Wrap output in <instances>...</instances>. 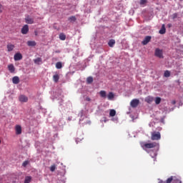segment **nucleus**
Segmentation results:
<instances>
[{"mask_svg": "<svg viewBox=\"0 0 183 183\" xmlns=\"http://www.w3.org/2000/svg\"><path fill=\"white\" fill-rule=\"evenodd\" d=\"M182 183V182H181V180L179 179V178L177 177H174L172 176L170 177H169L167 181H165L164 183Z\"/></svg>", "mask_w": 183, "mask_h": 183, "instance_id": "1", "label": "nucleus"}, {"mask_svg": "<svg viewBox=\"0 0 183 183\" xmlns=\"http://www.w3.org/2000/svg\"><path fill=\"white\" fill-rule=\"evenodd\" d=\"M159 144L157 142L152 143H146L142 145L143 148H146L147 149H150L151 148H155V147H158Z\"/></svg>", "mask_w": 183, "mask_h": 183, "instance_id": "2", "label": "nucleus"}, {"mask_svg": "<svg viewBox=\"0 0 183 183\" xmlns=\"http://www.w3.org/2000/svg\"><path fill=\"white\" fill-rule=\"evenodd\" d=\"M151 139L152 141H158L161 139V133H159V132H152Z\"/></svg>", "mask_w": 183, "mask_h": 183, "instance_id": "3", "label": "nucleus"}, {"mask_svg": "<svg viewBox=\"0 0 183 183\" xmlns=\"http://www.w3.org/2000/svg\"><path fill=\"white\" fill-rule=\"evenodd\" d=\"M138 105H139V99H132L130 102V106L132 108H137Z\"/></svg>", "mask_w": 183, "mask_h": 183, "instance_id": "4", "label": "nucleus"}, {"mask_svg": "<svg viewBox=\"0 0 183 183\" xmlns=\"http://www.w3.org/2000/svg\"><path fill=\"white\" fill-rule=\"evenodd\" d=\"M154 55L157 56V58H164L162 50L159 49H155Z\"/></svg>", "mask_w": 183, "mask_h": 183, "instance_id": "5", "label": "nucleus"}, {"mask_svg": "<svg viewBox=\"0 0 183 183\" xmlns=\"http://www.w3.org/2000/svg\"><path fill=\"white\" fill-rule=\"evenodd\" d=\"M29 31V26H28V24H25L21 29V34H23V35H26V34H28Z\"/></svg>", "mask_w": 183, "mask_h": 183, "instance_id": "6", "label": "nucleus"}, {"mask_svg": "<svg viewBox=\"0 0 183 183\" xmlns=\"http://www.w3.org/2000/svg\"><path fill=\"white\" fill-rule=\"evenodd\" d=\"M15 131H16V135H21V134H22V127H21V125L19 124L16 125Z\"/></svg>", "mask_w": 183, "mask_h": 183, "instance_id": "7", "label": "nucleus"}, {"mask_svg": "<svg viewBox=\"0 0 183 183\" xmlns=\"http://www.w3.org/2000/svg\"><path fill=\"white\" fill-rule=\"evenodd\" d=\"M26 24H29V25H32L34 24V18H31L29 16H27L25 18Z\"/></svg>", "mask_w": 183, "mask_h": 183, "instance_id": "8", "label": "nucleus"}, {"mask_svg": "<svg viewBox=\"0 0 183 183\" xmlns=\"http://www.w3.org/2000/svg\"><path fill=\"white\" fill-rule=\"evenodd\" d=\"M151 36H147L142 41V45H147L151 41Z\"/></svg>", "mask_w": 183, "mask_h": 183, "instance_id": "9", "label": "nucleus"}, {"mask_svg": "<svg viewBox=\"0 0 183 183\" xmlns=\"http://www.w3.org/2000/svg\"><path fill=\"white\" fill-rule=\"evenodd\" d=\"M14 61H21L22 59V54L21 53H16L14 56Z\"/></svg>", "mask_w": 183, "mask_h": 183, "instance_id": "10", "label": "nucleus"}, {"mask_svg": "<svg viewBox=\"0 0 183 183\" xmlns=\"http://www.w3.org/2000/svg\"><path fill=\"white\" fill-rule=\"evenodd\" d=\"M20 102H28V97L25 95H21L19 97Z\"/></svg>", "mask_w": 183, "mask_h": 183, "instance_id": "11", "label": "nucleus"}, {"mask_svg": "<svg viewBox=\"0 0 183 183\" xmlns=\"http://www.w3.org/2000/svg\"><path fill=\"white\" fill-rule=\"evenodd\" d=\"M14 48H15V45H14L12 44H7V51H8V52L12 51V50L14 49Z\"/></svg>", "mask_w": 183, "mask_h": 183, "instance_id": "12", "label": "nucleus"}, {"mask_svg": "<svg viewBox=\"0 0 183 183\" xmlns=\"http://www.w3.org/2000/svg\"><path fill=\"white\" fill-rule=\"evenodd\" d=\"M34 62L36 65H41V64L42 63V59L41 57H38V58L34 59Z\"/></svg>", "mask_w": 183, "mask_h": 183, "instance_id": "13", "label": "nucleus"}, {"mask_svg": "<svg viewBox=\"0 0 183 183\" xmlns=\"http://www.w3.org/2000/svg\"><path fill=\"white\" fill-rule=\"evenodd\" d=\"M8 69L11 74H14L15 72V66H14V64H9L8 66Z\"/></svg>", "mask_w": 183, "mask_h": 183, "instance_id": "14", "label": "nucleus"}, {"mask_svg": "<svg viewBox=\"0 0 183 183\" xmlns=\"http://www.w3.org/2000/svg\"><path fill=\"white\" fill-rule=\"evenodd\" d=\"M12 82H13V84H14L15 85L19 84V76H14V77L12 78Z\"/></svg>", "mask_w": 183, "mask_h": 183, "instance_id": "15", "label": "nucleus"}, {"mask_svg": "<svg viewBox=\"0 0 183 183\" xmlns=\"http://www.w3.org/2000/svg\"><path fill=\"white\" fill-rule=\"evenodd\" d=\"M167 32V29H165V24H162L161 29L159 30V33L161 34V35H164Z\"/></svg>", "mask_w": 183, "mask_h": 183, "instance_id": "16", "label": "nucleus"}, {"mask_svg": "<svg viewBox=\"0 0 183 183\" xmlns=\"http://www.w3.org/2000/svg\"><path fill=\"white\" fill-rule=\"evenodd\" d=\"M114 97H115V95L114 94V93L112 92H110L107 95V98H108L109 101L114 99Z\"/></svg>", "mask_w": 183, "mask_h": 183, "instance_id": "17", "label": "nucleus"}, {"mask_svg": "<svg viewBox=\"0 0 183 183\" xmlns=\"http://www.w3.org/2000/svg\"><path fill=\"white\" fill-rule=\"evenodd\" d=\"M27 45H28V46H36V42L35 41H28Z\"/></svg>", "mask_w": 183, "mask_h": 183, "instance_id": "18", "label": "nucleus"}, {"mask_svg": "<svg viewBox=\"0 0 183 183\" xmlns=\"http://www.w3.org/2000/svg\"><path fill=\"white\" fill-rule=\"evenodd\" d=\"M109 46L110 48H114V45H115V40L114 39H110L108 42Z\"/></svg>", "mask_w": 183, "mask_h": 183, "instance_id": "19", "label": "nucleus"}, {"mask_svg": "<svg viewBox=\"0 0 183 183\" xmlns=\"http://www.w3.org/2000/svg\"><path fill=\"white\" fill-rule=\"evenodd\" d=\"M154 101V97H147L145 99V102H147V104H151Z\"/></svg>", "mask_w": 183, "mask_h": 183, "instance_id": "20", "label": "nucleus"}, {"mask_svg": "<svg viewBox=\"0 0 183 183\" xmlns=\"http://www.w3.org/2000/svg\"><path fill=\"white\" fill-rule=\"evenodd\" d=\"M99 95L102 98H107V92L102 90L99 92Z\"/></svg>", "mask_w": 183, "mask_h": 183, "instance_id": "21", "label": "nucleus"}, {"mask_svg": "<svg viewBox=\"0 0 183 183\" xmlns=\"http://www.w3.org/2000/svg\"><path fill=\"white\" fill-rule=\"evenodd\" d=\"M32 181V177L26 176L24 179V183H30Z\"/></svg>", "mask_w": 183, "mask_h": 183, "instance_id": "22", "label": "nucleus"}, {"mask_svg": "<svg viewBox=\"0 0 183 183\" xmlns=\"http://www.w3.org/2000/svg\"><path fill=\"white\" fill-rule=\"evenodd\" d=\"M59 39H61V41H65V39H66V35L64 33H61L59 34Z\"/></svg>", "mask_w": 183, "mask_h": 183, "instance_id": "23", "label": "nucleus"}, {"mask_svg": "<svg viewBox=\"0 0 183 183\" xmlns=\"http://www.w3.org/2000/svg\"><path fill=\"white\" fill-rule=\"evenodd\" d=\"M53 81L54 82H58V81H59V75L58 74H56L53 76Z\"/></svg>", "mask_w": 183, "mask_h": 183, "instance_id": "24", "label": "nucleus"}, {"mask_svg": "<svg viewBox=\"0 0 183 183\" xmlns=\"http://www.w3.org/2000/svg\"><path fill=\"white\" fill-rule=\"evenodd\" d=\"M117 115V111L115 109H111L109 112V117H115Z\"/></svg>", "mask_w": 183, "mask_h": 183, "instance_id": "25", "label": "nucleus"}, {"mask_svg": "<svg viewBox=\"0 0 183 183\" xmlns=\"http://www.w3.org/2000/svg\"><path fill=\"white\" fill-rule=\"evenodd\" d=\"M56 69H61L62 68V62L58 61L56 63Z\"/></svg>", "mask_w": 183, "mask_h": 183, "instance_id": "26", "label": "nucleus"}, {"mask_svg": "<svg viewBox=\"0 0 183 183\" xmlns=\"http://www.w3.org/2000/svg\"><path fill=\"white\" fill-rule=\"evenodd\" d=\"M94 82V78L92 76H89L86 79V83L87 84H92Z\"/></svg>", "mask_w": 183, "mask_h": 183, "instance_id": "27", "label": "nucleus"}, {"mask_svg": "<svg viewBox=\"0 0 183 183\" xmlns=\"http://www.w3.org/2000/svg\"><path fill=\"white\" fill-rule=\"evenodd\" d=\"M164 76H165V78H169V76H171V72L168 70L165 71Z\"/></svg>", "mask_w": 183, "mask_h": 183, "instance_id": "28", "label": "nucleus"}, {"mask_svg": "<svg viewBox=\"0 0 183 183\" xmlns=\"http://www.w3.org/2000/svg\"><path fill=\"white\" fill-rule=\"evenodd\" d=\"M69 21L70 22H75V21H76V17H75V16H71L69 18Z\"/></svg>", "mask_w": 183, "mask_h": 183, "instance_id": "29", "label": "nucleus"}, {"mask_svg": "<svg viewBox=\"0 0 183 183\" xmlns=\"http://www.w3.org/2000/svg\"><path fill=\"white\" fill-rule=\"evenodd\" d=\"M155 104L156 105H159V104H161V97L155 98Z\"/></svg>", "mask_w": 183, "mask_h": 183, "instance_id": "30", "label": "nucleus"}, {"mask_svg": "<svg viewBox=\"0 0 183 183\" xmlns=\"http://www.w3.org/2000/svg\"><path fill=\"white\" fill-rule=\"evenodd\" d=\"M55 169H56V166L55 164L51 165L50 167V171L51 172H54V171H55Z\"/></svg>", "mask_w": 183, "mask_h": 183, "instance_id": "31", "label": "nucleus"}, {"mask_svg": "<svg viewBox=\"0 0 183 183\" xmlns=\"http://www.w3.org/2000/svg\"><path fill=\"white\" fill-rule=\"evenodd\" d=\"M172 19H177V18H178V14L177 13H174L172 15Z\"/></svg>", "mask_w": 183, "mask_h": 183, "instance_id": "32", "label": "nucleus"}, {"mask_svg": "<svg viewBox=\"0 0 183 183\" xmlns=\"http://www.w3.org/2000/svg\"><path fill=\"white\" fill-rule=\"evenodd\" d=\"M28 164H29V161L26 160V161H24V162H23V164H22V167H26V165H28Z\"/></svg>", "mask_w": 183, "mask_h": 183, "instance_id": "33", "label": "nucleus"}, {"mask_svg": "<svg viewBox=\"0 0 183 183\" xmlns=\"http://www.w3.org/2000/svg\"><path fill=\"white\" fill-rule=\"evenodd\" d=\"M147 0H140V5H145L147 4Z\"/></svg>", "mask_w": 183, "mask_h": 183, "instance_id": "34", "label": "nucleus"}, {"mask_svg": "<svg viewBox=\"0 0 183 183\" xmlns=\"http://www.w3.org/2000/svg\"><path fill=\"white\" fill-rule=\"evenodd\" d=\"M3 9L2 4H0V14H2Z\"/></svg>", "mask_w": 183, "mask_h": 183, "instance_id": "35", "label": "nucleus"}, {"mask_svg": "<svg viewBox=\"0 0 183 183\" xmlns=\"http://www.w3.org/2000/svg\"><path fill=\"white\" fill-rule=\"evenodd\" d=\"M167 26H168V28H171V26H172V24H168Z\"/></svg>", "mask_w": 183, "mask_h": 183, "instance_id": "36", "label": "nucleus"}, {"mask_svg": "<svg viewBox=\"0 0 183 183\" xmlns=\"http://www.w3.org/2000/svg\"><path fill=\"white\" fill-rule=\"evenodd\" d=\"M165 182L162 181V180H159L158 183H164Z\"/></svg>", "mask_w": 183, "mask_h": 183, "instance_id": "37", "label": "nucleus"}, {"mask_svg": "<svg viewBox=\"0 0 183 183\" xmlns=\"http://www.w3.org/2000/svg\"><path fill=\"white\" fill-rule=\"evenodd\" d=\"M86 101H91L89 98H86Z\"/></svg>", "mask_w": 183, "mask_h": 183, "instance_id": "38", "label": "nucleus"}, {"mask_svg": "<svg viewBox=\"0 0 183 183\" xmlns=\"http://www.w3.org/2000/svg\"><path fill=\"white\" fill-rule=\"evenodd\" d=\"M173 104H175V101L173 102Z\"/></svg>", "mask_w": 183, "mask_h": 183, "instance_id": "39", "label": "nucleus"}, {"mask_svg": "<svg viewBox=\"0 0 183 183\" xmlns=\"http://www.w3.org/2000/svg\"><path fill=\"white\" fill-rule=\"evenodd\" d=\"M82 114H83V113L81 112V117H82Z\"/></svg>", "mask_w": 183, "mask_h": 183, "instance_id": "40", "label": "nucleus"}, {"mask_svg": "<svg viewBox=\"0 0 183 183\" xmlns=\"http://www.w3.org/2000/svg\"><path fill=\"white\" fill-rule=\"evenodd\" d=\"M80 121H82V119H80Z\"/></svg>", "mask_w": 183, "mask_h": 183, "instance_id": "41", "label": "nucleus"}, {"mask_svg": "<svg viewBox=\"0 0 183 183\" xmlns=\"http://www.w3.org/2000/svg\"><path fill=\"white\" fill-rule=\"evenodd\" d=\"M1 140H0V144H1Z\"/></svg>", "mask_w": 183, "mask_h": 183, "instance_id": "42", "label": "nucleus"}]
</instances>
